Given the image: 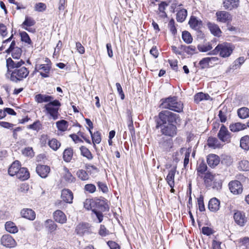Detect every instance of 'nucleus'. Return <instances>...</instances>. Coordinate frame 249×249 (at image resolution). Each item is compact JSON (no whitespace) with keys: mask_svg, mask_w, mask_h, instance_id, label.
Segmentation results:
<instances>
[{"mask_svg":"<svg viewBox=\"0 0 249 249\" xmlns=\"http://www.w3.org/2000/svg\"><path fill=\"white\" fill-rule=\"evenodd\" d=\"M25 62L20 60L19 61H14L11 58L6 60V66L8 71L10 69H14L12 71L10 79L11 81L17 83L25 78L29 74V71L25 67H21Z\"/></svg>","mask_w":249,"mask_h":249,"instance_id":"1","label":"nucleus"},{"mask_svg":"<svg viewBox=\"0 0 249 249\" xmlns=\"http://www.w3.org/2000/svg\"><path fill=\"white\" fill-rule=\"evenodd\" d=\"M160 107L162 108L168 109L177 112L183 111V105L181 101H178L176 96H170L161 99Z\"/></svg>","mask_w":249,"mask_h":249,"instance_id":"2","label":"nucleus"},{"mask_svg":"<svg viewBox=\"0 0 249 249\" xmlns=\"http://www.w3.org/2000/svg\"><path fill=\"white\" fill-rule=\"evenodd\" d=\"M61 104L57 100H53L51 102L45 105L44 108L47 114H49L54 120L58 118L59 112Z\"/></svg>","mask_w":249,"mask_h":249,"instance_id":"3","label":"nucleus"},{"mask_svg":"<svg viewBox=\"0 0 249 249\" xmlns=\"http://www.w3.org/2000/svg\"><path fill=\"white\" fill-rule=\"evenodd\" d=\"M233 50V48L232 44L225 42L218 44L213 51V54L219 53L221 57L225 58L230 56Z\"/></svg>","mask_w":249,"mask_h":249,"instance_id":"4","label":"nucleus"},{"mask_svg":"<svg viewBox=\"0 0 249 249\" xmlns=\"http://www.w3.org/2000/svg\"><path fill=\"white\" fill-rule=\"evenodd\" d=\"M159 117L161 124H173L177 123L178 120H179L178 115L173 113L169 110H163L161 111L159 114Z\"/></svg>","mask_w":249,"mask_h":249,"instance_id":"5","label":"nucleus"},{"mask_svg":"<svg viewBox=\"0 0 249 249\" xmlns=\"http://www.w3.org/2000/svg\"><path fill=\"white\" fill-rule=\"evenodd\" d=\"M160 128V131L162 134L173 137L177 134V127L174 124H161L158 122L156 128Z\"/></svg>","mask_w":249,"mask_h":249,"instance_id":"6","label":"nucleus"},{"mask_svg":"<svg viewBox=\"0 0 249 249\" xmlns=\"http://www.w3.org/2000/svg\"><path fill=\"white\" fill-rule=\"evenodd\" d=\"M233 219L235 222L241 227L244 226L248 220L245 213L239 211H234Z\"/></svg>","mask_w":249,"mask_h":249,"instance_id":"7","label":"nucleus"},{"mask_svg":"<svg viewBox=\"0 0 249 249\" xmlns=\"http://www.w3.org/2000/svg\"><path fill=\"white\" fill-rule=\"evenodd\" d=\"M229 187L231 192L234 195H238L242 193L243 187L238 180H232L229 182Z\"/></svg>","mask_w":249,"mask_h":249,"instance_id":"8","label":"nucleus"},{"mask_svg":"<svg viewBox=\"0 0 249 249\" xmlns=\"http://www.w3.org/2000/svg\"><path fill=\"white\" fill-rule=\"evenodd\" d=\"M92 205V209H96L99 211H106L108 210V207L107 204L103 200L100 199H95L90 203Z\"/></svg>","mask_w":249,"mask_h":249,"instance_id":"9","label":"nucleus"},{"mask_svg":"<svg viewBox=\"0 0 249 249\" xmlns=\"http://www.w3.org/2000/svg\"><path fill=\"white\" fill-rule=\"evenodd\" d=\"M218 137L223 142H230L231 134L224 124H222L220 127L218 133Z\"/></svg>","mask_w":249,"mask_h":249,"instance_id":"10","label":"nucleus"},{"mask_svg":"<svg viewBox=\"0 0 249 249\" xmlns=\"http://www.w3.org/2000/svg\"><path fill=\"white\" fill-rule=\"evenodd\" d=\"M51 66L48 64H36L35 66V71H39L40 74L42 77H48Z\"/></svg>","mask_w":249,"mask_h":249,"instance_id":"11","label":"nucleus"},{"mask_svg":"<svg viewBox=\"0 0 249 249\" xmlns=\"http://www.w3.org/2000/svg\"><path fill=\"white\" fill-rule=\"evenodd\" d=\"M0 243L6 248H11L15 246L16 241L9 234L3 235L0 239Z\"/></svg>","mask_w":249,"mask_h":249,"instance_id":"12","label":"nucleus"},{"mask_svg":"<svg viewBox=\"0 0 249 249\" xmlns=\"http://www.w3.org/2000/svg\"><path fill=\"white\" fill-rule=\"evenodd\" d=\"M216 17L217 20L218 22L226 23L231 21L232 19V17L231 14L225 11H218L216 13Z\"/></svg>","mask_w":249,"mask_h":249,"instance_id":"13","label":"nucleus"},{"mask_svg":"<svg viewBox=\"0 0 249 249\" xmlns=\"http://www.w3.org/2000/svg\"><path fill=\"white\" fill-rule=\"evenodd\" d=\"M37 174L42 178H46L50 172V168L46 165H37L36 167Z\"/></svg>","mask_w":249,"mask_h":249,"instance_id":"14","label":"nucleus"},{"mask_svg":"<svg viewBox=\"0 0 249 249\" xmlns=\"http://www.w3.org/2000/svg\"><path fill=\"white\" fill-rule=\"evenodd\" d=\"M173 141L172 139L163 137L159 142V146L164 151H168L172 148Z\"/></svg>","mask_w":249,"mask_h":249,"instance_id":"15","label":"nucleus"},{"mask_svg":"<svg viewBox=\"0 0 249 249\" xmlns=\"http://www.w3.org/2000/svg\"><path fill=\"white\" fill-rule=\"evenodd\" d=\"M20 214L24 218L34 220L36 218L35 212L31 209L24 208L21 210Z\"/></svg>","mask_w":249,"mask_h":249,"instance_id":"16","label":"nucleus"},{"mask_svg":"<svg viewBox=\"0 0 249 249\" xmlns=\"http://www.w3.org/2000/svg\"><path fill=\"white\" fill-rule=\"evenodd\" d=\"M61 198L65 202L71 203L73 198V194L69 189H63L61 193Z\"/></svg>","mask_w":249,"mask_h":249,"instance_id":"17","label":"nucleus"},{"mask_svg":"<svg viewBox=\"0 0 249 249\" xmlns=\"http://www.w3.org/2000/svg\"><path fill=\"white\" fill-rule=\"evenodd\" d=\"M53 218L56 222L61 224H64L67 221L65 213L60 210H56L53 213Z\"/></svg>","mask_w":249,"mask_h":249,"instance_id":"18","label":"nucleus"},{"mask_svg":"<svg viewBox=\"0 0 249 249\" xmlns=\"http://www.w3.org/2000/svg\"><path fill=\"white\" fill-rule=\"evenodd\" d=\"M54 98L52 96H50L46 94H38L35 96V100L38 103H42L43 102L50 103Z\"/></svg>","mask_w":249,"mask_h":249,"instance_id":"19","label":"nucleus"},{"mask_svg":"<svg viewBox=\"0 0 249 249\" xmlns=\"http://www.w3.org/2000/svg\"><path fill=\"white\" fill-rule=\"evenodd\" d=\"M207 161L210 167H214L219 164L220 160L217 155L210 154L207 156Z\"/></svg>","mask_w":249,"mask_h":249,"instance_id":"20","label":"nucleus"},{"mask_svg":"<svg viewBox=\"0 0 249 249\" xmlns=\"http://www.w3.org/2000/svg\"><path fill=\"white\" fill-rule=\"evenodd\" d=\"M20 162L18 160H15L12 163L8 169V174L11 176H16L19 171L20 168Z\"/></svg>","mask_w":249,"mask_h":249,"instance_id":"21","label":"nucleus"},{"mask_svg":"<svg viewBox=\"0 0 249 249\" xmlns=\"http://www.w3.org/2000/svg\"><path fill=\"white\" fill-rule=\"evenodd\" d=\"M220 201L215 197L211 199L209 202L208 208L213 212H216L219 209Z\"/></svg>","mask_w":249,"mask_h":249,"instance_id":"22","label":"nucleus"},{"mask_svg":"<svg viewBox=\"0 0 249 249\" xmlns=\"http://www.w3.org/2000/svg\"><path fill=\"white\" fill-rule=\"evenodd\" d=\"M64 172L62 174V178L64 179L65 181L68 183L74 182L75 178L72 175L69 169L64 167L63 168Z\"/></svg>","mask_w":249,"mask_h":249,"instance_id":"23","label":"nucleus"},{"mask_svg":"<svg viewBox=\"0 0 249 249\" xmlns=\"http://www.w3.org/2000/svg\"><path fill=\"white\" fill-rule=\"evenodd\" d=\"M239 0H223V7L225 9L232 10L238 7Z\"/></svg>","mask_w":249,"mask_h":249,"instance_id":"24","label":"nucleus"},{"mask_svg":"<svg viewBox=\"0 0 249 249\" xmlns=\"http://www.w3.org/2000/svg\"><path fill=\"white\" fill-rule=\"evenodd\" d=\"M16 176L18 178L23 181L29 178L30 173L26 168L21 167Z\"/></svg>","mask_w":249,"mask_h":249,"instance_id":"25","label":"nucleus"},{"mask_svg":"<svg viewBox=\"0 0 249 249\" xmlns=\"http://www.w3.org/2000/svg\"><path fill=\"white\" fill-rule=\"evenodd\" d=\"M207 27L210 30L211 33L214 36H220L222 32L219 26L217 24L209 22L207 23Z\"/></svg>","mask_w":249,"mask_h":249,"instance_id":"26","label":"nucleus"},{"mask_svg":"<svg viewBox=\"0 0 249 249\" xmlns=\"http://www.w3.org/2000/svg\"><path fill=\"white\" fill-rule=\"evenodd\" d=\"M176 172L175 168H172L168 172L166 180L171 188H173L175 185L174 178Z\"/></svg>","mask_w":249,"mask_h":249,"instance_id":"27","label":"nucleus"},{"mask_svg":"<svg viewBox=\"0 0 249 249\" xmlns=\"http://www.w3.org/2000/svg\"><path fill=\"white\" fill-rule=\"evenodd\" d=\"M88 231L89 224L87 223H81L78 224L75 229V232L80 236H82L86 233H87Z\"/></svg>","mask_w":249,"mask_h":249,"instance_id":"28","label":"nucleus"},{"mask_svg":"<svg viewBox=\"0 0 249 249\" xmlns=\"http://www.w3.org/2000/svg\"><path fill=\"white\" fill-rule=\"evenodd\" d=\"M189 24L191 27L195 30L199 29L202 26V21L200 20H198L195 17H192L191 18Z\"/></svg>","mask_w":249,"mask_h":249,"instance_id":"29","label":"nucleus"},{"mask_svg":"<svg viewBox=\"0 0 249 249\" xmlns=\"http://www.w3.org/2000/svg\"><path fill=\"white\" fill-rule=\"evenodd\" d=\"M179 49L182 51L183 53V55L182 56L184 57V53H187L188 54H193L195 53L196 48L194 46L190 45V46H186L181 45L179 46Z\"/></svg>","mask_w":249,"mask_h":249,"instance_id":"30","label":"nucleus"},{"mask_svg":"<svg viewBox=\"0 0 249 249\" xmlns=\"http://www.w3.org/2000/svg\"><path fill=\"white\" fill-rule=\"evenodd\" d=\"M6 231L11 233H15L18 231V228L15 224L12 221L6 222L5 224Z\"/></svg>","mask_w":249,"mask_h":249,"instance_id":"31","label":"nucleus"},{"mask_svg":"<svg viewBox=\"0 0 249 249\" xmlns=\"http://www.w3.org/2000/svg\"><path fill=\"white\" fill-rule=\"evenodd\" d=\"M211 99L208 94L199 92L196 94L194 96V101L196 103H199L203 100H208Z\"/></svg>","mask_w":249,"mask_h":249,"instance_id":"32","label":"nucleus"},{"mask_svg":"<svg viewBox=\"0 0 249 249\" xmlns=\"http://www.w3.org/2000/svg\"><path fill=\"white\" fill-rule=\"evenodd\" d=\"M36 24L35 20L31 17H26L24 21L22 24V27L26 30L30 31L27 27L34 26Z\"/></svg>","mask_w":249,"mask_h":249,"instance_id":"33","label":"nucleus"},{"mask_svg":"<svg viewBox=\"0 0 249 249\" xmlns=\"http://www.w3.org/2000/svg\"><path fill=\"white\" fill-rule=\"evenodd\" d=\"M246 128V125L245 124H242L240 123H236L231 124L230 125V129L232 132H237L243 130Z\"/></svg>","mask_w":249,"mask_h":249,"instance_id":"34","label":"nucleus"},{"mask_svg":"<svg viewBox=\"0 0 249 249\" xmlns=\"http://www.w3.org/2000/svg\"><path fill=\"white\" fill-rule=\"evenodd\" d=\"M73 156V150L71 148H68L66 149L63 152V159L64 160L67 162H69L71 160Z\"/></svg>","mask_w":249,"mask_h":249,"instance_id":"35","label":"nucleus"},{"mask_svg":"<svg viewBox=\"0 0 249 249\" xmlns=\"http://www.w3.org/2000/svg\"><path fill=\"white\" fill-rule=\"evenodd\" d=\"M56 127L61 131H65L68 127V122L64 120L57 121L56 123Z\"/></svg>","mask_w":249,"mask_h":249,"instance_id":"36","label":"nucleus"},{"mask_svg":"<svg viewBox=\"0 0 249 249\" xmlns=\"http://www.w3.org/2000/svg\"><path fill=\"white\" fill-rule=\"evenodd\" d=\"M204 182L207 188L212 186V183L214 180V176L211 173H206L204 177Z\"/></svg>","mask_w":249,"mask_h":249,"instance_id":"37","label":"nucleus"},{"mask_svg":"<svg viewBox=\"0 0 249 249\" xmlns=\"http://www.w3.org/2000/svg\"><path fill=\"white\" fill-rule=\"evenodd\" d=\"M187 16V11L186 9H182L179 10L177 14V20L178 21L182 22L185 19Z\"/></svg>","mask_w":249,"mask_h":249,"instance_id":"38","label":"nucleus"},{"mask_svg":"<svg viewBox=\"0 0 249 249\" xmlns=\"http://www.w3.org/2000/svg\"><path fill=\"white\" fill-rule=\"evenodd\" d=\"M240 147L245 150L249 149V136L248 135L243 137L240 140Z\"/></svg>","mask_w":249,"mask_h":249,"instance_id":"39","label":"nucleus"},{"mask_svg":"<svg viewBox=\"0 0 249 249\" xmlns=\"http://www.w3.org/2000/svg\"><path fill=\"white\" fill-rule=\"evenodd\" d=\"M81 155L87 158L88 160H91L93 159V156L90 151L85 146H82L80 148Z\"/></svg>","mask_w":249,"mask_h":249,"instance_id":"40","label":"nucleus"},{"mask_svg":"<svg viewBox=\"0 0 249 249\" xmlns=\"http://www.w3.org/2000/svg\"><path fill=\"white\" fill-rule=\"evenodd\" d=\"M45 227L48 229V231L50 232H52L54 231L57 228V225L51 219H48L45 221Z\"/></svg>","mask_w":249,"mask_h":249,"instance_id":"41","label":"nucleus"},{"mask_svg":"<svg viewBox=\"0 0 249 249\" xmlns=\"http://www.w3.org/2000/svg\"><path fill=\"white\" fill-rule=\"evenodd\" d=\"M238 116L241 119H245L249 116V109L247 107H242L238 110Z\"/></svg>","mask_w":249,"mask_h":249,"instance_id":"42","label":"nucleus"},{"mask_svg":"<svg viewBox=\"0 0 249 249\" xmlns=\"http://www.w3.org/2000/svg\"><path fill=\"white\" fill-rule=\"evenodd\" d=\"M48 145L53 150L56 151L60 147L61 143L56 139H52L49 141Z\"/></svg>","mask_w":249,"mask_h":249,"instance_id":"43","label":"nucleus"},{"mask_svg":"<svg viewBox=\"0 0 249 249\" xmlns=\"http://www.w3.org/2000/svg\"><path fill=\"white\" fill-rule=\"evenodd\" d=\"M168 5L167 3L165 1L161 2L159 5V10L160 11L159 15L162 18H165L167 17V14L165 12V7Z\"/></svg>","mask_w":249,"mask_h":249,"instance_id":"44","label":"nucleus"},{"mask_svg":"<svg viewBox=\"0 0 249 249\" xmlns=\"http://www.w3.org/2000/svg\"><path fill=\"white\" fill-rule=\"evenodd\" d=\"M89 131L91 134L92 142L94 144L99 143L101 141V137L100 133L98 131H96L92 134L91 131L89 129Z\"/></svg>","mask_w":249,"mask_h":249,"instance_id":"45","label":"nucleus"},{"mask_svg":"<svg viewBox=\"0 0 249 249\" xmlns=\"http://www.w3.org/2000/svg\"><path fill=\"white\" fill-rule=\"evenodd\" d=\"M208 145L209 147L215 148L219 145L218 140L216 138L210 137L208 140Z\"/></svg>","mask_w":249,"mask_h":249,"instance_id":"46","label":"nucleus"},{"mask_svg":"<svg viewBox=\"0 0 249 249\" xmlns=\"http://www.w3.org/2000/svg\"><path fill=\"white\" fill-rule=\"evenodd\" d=\"M77 177L82 180H87L89 178V176L87 172L84 170H79L76 173Z\"/></svg>","mask_w":249,"mask_h":249,"instance_id":"47","label":"nucleus"},{"mask_svg":"<svg viewBox=\"0 0 249 249\" xmlns=\"http://www.w3.org/2000/svg\"><path fill=\"white\" fill-rule=\"evenodd\" d=\"M12 56L15 59L18 60L22 53V49L19 47H16L12 51Z\"/></svg>","mask_w":249,"mask_h":249,"instance_id":"48","label":"nucleus"},{"mask_svg":"<svg viewBox=\"0 0 249 249\" xmlns=\"http://www.w3.org/2000/svg\"><path fill=\"white\" fill-rule=\"evenodd\" d=\"M182 38L183 41L188 44L191 43L193 40L191 34L186 31L182 32Z\"/></svg>","mask_w":249,"mask_h":249,"instance_id":"49","label":"nucleus"},{"mask_svg":"<svg viewBox=\"0 0 249 249\" xmlns=\"http://www.w3.org/2000/svg\"><path fill=\"white\" fill-rule=\"evenodd\" d=\"M20 36L21 40L22 41L24 42L29 45L31 44L32 41H31L28 34L26 32H25L24 31L20 32Z\"/></svg>","mask_w":249,"mask_h":249,"instance_id":"50","label":"nucleus"},{"mask_svg":"<svg viewBox=\"0 0 249 249\" xmlns=\"http://www.w3.org/2000/svg\"><path fill=\"white\" fill-rule=\"evenodd\" d=\"M239 168L243 171H249V161L244 160L239 163Z\"/></svg>","mask_w":249,"mask_h":249,"instance_id":"51","label":"nucleus"},{"mask_svg":"<svg viewBox=\"0 0 249 249\" xmlns=\"http://www.w3.org/2000/svg\"><path fill=\"white\" fill-rule=\"evenodd\" d=\"M210 60L209 57H205L200 60L199 62V64L200 66L201 69H204L208 67L210 63Z\"/></svg>","mask_w":249,"mask_h":249,"instance_id":"52","label":"nucleus"},{"mask_svg":"<svg viewBox=\"0 0 249 249\" xmlns=\"http://www.w3.org/2000/svg\"><path fill=\"white\" fill-rule=\"evenodd\" d=\"M197 204L200 212H203L205 210L204 204V197L201 195L197 198Z\"/></svg>","mask_w":249,"mask_h":249,"instance_id":"53","label":"nucleus"},{"mask_svg":"<svg viewBox=\"0 0 249 249\" xmlns=\"http://www.w3.org/2000/svg\"><path fill=\"white\" fill-rule=\"evenodd\" d=\"M198 49L200 52H207L212 49L213 47L211 44L200 45L197 46Z\"/></svg>","mask_w":249,"mask_h":249,"instance_id":"54","label":"nucleus"},{"mask_svg":"<svg viewBox=\"0 0 249 249\" xmlns=\"http://www.w3.org/2000/svg\"><path fill=\"white\" fill-rule=\"evenodd\" d=\"M92 212L96 215L99 220V223H101L103 220V212L104 211H99L96 209H92Z\"/></svg>","mask_w":249,"mask_h":249,"instance_id":"55","label":"nucleus"},{"mask_svg":"<svg viewBox=\"0 0 249 249\" xmlns=\"http://www.w3.org/2000/svg\"><path fill=\"white\" fill-rule=\"evenodd\" d=\"M207 166L206 164L203 161H202L197 167V171L198 174H203L207 170Z\"/></svg>","mask_w":249,"mask_h":249,"instance_id":"56","label":"nucleus"},{"mask_svg":"<svg viewBox=\"0 0 249 249\" xmlns=\"http://www.w3.org/2000/svg\"><path fill=\"white\" fill-rule=\"evenodd\" d=\"M96 187L93 184H87L85 186L84 189L85 191L89 193H93L96 191Z\"/></svg>","mask_w":249,"mask_h":249,"instance_id":"57","label":"nucleus"},{"mask_svg":"<svg viewBox=\"0 0 249 249\" xmlns=\"http://www.w3.org/2000/svg\"><path fill=\"white\" fill-rule=\"evenodd\" d=\"M46 5L45 3L39 2L35 6V10L38 12H43L46 9Z\"/></svg>","mask_w":249,"mask_h":249,"instance_id":"58","label":"nucleus"},{"mask_svg":"<svg viewBox=\"0 0 249 249\" xmlns=\"http://www.w3.org/2000/svg\"><path fill=\"white\" fill-rule=\"evenodd\" d=\"M22 154L26 156L33 157L34 156V152L32 148L27 147L22 150Z\"/></svg>","mask_w":249,"mask_h":249,"instance_id":"59","label":"nucleus"},{"mask_svg":"<svg viewBox=\"0 0 249 249\" xmlns=\"http://www.w3.org/2000/svg\"><path fill=\"white\" fill-rule=\"evenodd\" d=\"M202 232L203 234L209 236L213 233V230L208 227H203L202 228Z\"/></svg>","mask_w":249,"mask_h":249,"instance_id":"60","label":"nucleus"},{"mask_svg":"<svg viewBox=\"0 0 249 249\" xmlns=\"http://www.w3.org/2000/svg\"><path fill=\"white\" fill-rule=\"evenodd\" d=\"M97 184L99 190L104 193L107 192L108 188L105 183L102 182H98Z\"/></svg>","mask_w":249,"mask_h":249,"instance_id":"61","label":"nucleus"},{"mask_svg":"<svg viewBox=\"0 0 249 249\" xmlns=\"http://www.w3.org/2000/svg\"><path fill=\"white\" fill-rule=\"evenodd\" d=\"M116 86L118 92L119 93V95H120L121 99L124 100V93L121 85H120V83H117L116 84Z\"/></svg>","mask_w":249,"mask_h":249,"instance_id":"62","label":"nucleus"},{"mask_svg":"<svg viewBox=\"0 0 249 249\" xmlns=\"http://www.w3.org/2000/svg\"><path fill=\"white\" fill-rule=\"evenodd\" d=\"M99 233L101 236H105L108 234V231L107 230L104 225H101L100 226Z\"/></svg>","mask_w":249,"mask_h":249,"instance_id":"63","label":"nucleus"},{"mask_svg":"<svg viewBox=\"0 0 249 249\" xmlns=\"http://www.w3.org/2000/svg\"><path fill=\"white\" fill-rule=\"evenodd\" d=\"M110 249H120L119 245L115 242L109 241L107 243Z\"/></svg>","mask_w":249,"mask_h":249,"instance_id":"64","label":"nucleus"}]
</instances>
